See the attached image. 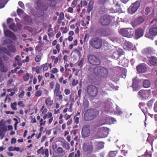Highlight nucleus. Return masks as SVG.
I'll use <instances>...</instances> for the list:
<instances>
[{"mask_svg":"<svg viewBox=\"0 0 157 157\" xmlns=\"http://www.w3.org/2000/svg\"><path fill=\"white\" fill-rule=\"evenodd\" d=\"M99 111L95 109L90 108L87 109L84 115V118L86 121H89L94 119L98 115Z\"/></svg>","mask_w":157,"mask_h":157,"instance_id":"1","label":"nucleus"},{"mask_svg":"<svg viewBox=\"0 0 157 157\" xmlns=\"http://www.w3.org/2000/svg\"><path fill=\"white\" fill-rule=\"evenodd\" d=\"M90 46L94 49H98L102 46V40L99 37H94L91 38L89 41Z\"/></svg>","mask_w":157,"mask_h":157,"instance_id":"2","label":"nucleus"},{"mask_svg":"<svg viewBox=\"0 0 157 157\" xmlns=\"http://www.w3.org/2000/svg\"><path fill=\"white\" fill-rule=\"evenodd\" d=\"M94 74L96 76L104 78L108 76L109 72L107 69L102 66H97L94 68Z\"/></svg>","mask_w":157,"mask_h":157,"instance_id":"3","label":"nucleus"},{"mask_svg":"<svg viewBox=\"0 0 157 157\" xmlns=\"http://www.w3.org/2000/svg\"><path fill=\"white\" fill-rule=\"evenodd\" d=\"M111 21V16L105 14L100 17L98 21V23L102 26H106L110 24Z\"/></svg>","mask_w":157,"mask_h":157,"instance_id":"4","label":"nucleus"},{"mask_svg":"<svg viewBox=\"0 0 157 157\" xmlns=\"http://www.w3.org/2000/svg\"><path fill=\"white\" fill-rule=\"evenodd\" d=\"M98 89L95 86L90 85L87 87V93L90 97H96L98 94Z\"/></svg>","mask_w":157,"mask_h":157,"instance_id":"5","label":"nucleus"},{"mask_svg":"<svg viewBox=\"0 0 157 157\" xmlns=\"http://www.w3.org/2000/svg\"><path fill=\"white\" fill-rule=\"evenodd\" d=\"M119 33L124 36L131 38L134 34V31L132 29L128 28L121 29L119 31Z\"/></svg>","mask_w":157,"mask_h":157,"instance_id":"6","label":"nucleus"},{"mask_svg":"<svg viewBox=\"0 0 157 157\" xmlns=\"http://www.w3.org/2000/svg\"><path fill=\"white\" fill-rule=\"evenodd\" d=\"M151 93V90H141L138 93L139 97L142 100H146L150 98Z\"/></svg>","mask_w":157,"mask_h":157,"instance_id":"7","label":"nucleus"},{"mask_svg":"<svg viewBox=\"0 0 157 157\" xmlns=\"http://www.w3.org/2000/svg\"><path fill=\"white\" fill-rule=\"evenodd\" d=\"M62 93L60 90V85L58 82L56 83L53 90L54 95L55 97H58L59 100L61 101H63V98Z\"/></svg>","mask_w":157,"mask_h":157,"instance_id":"8","label":"nucleus"},{"mask_svg":"<svg viewBox=\"0 0 157 157\" xmlns=\"http://www.w3.org/2000/svg\"><path fill=\"white\" fill-rule=\"evenodd\" d=\"M82 147L83 152L86 155H90L93 152V147L92 145L86 143L83 144Z\"/></svg>","mask_w":157,"mask_h":157,"instance_id":"9","label":"nucleus"},{"mask_svg":"<svg viewBox=\"0 0 157 157\" xmlns=\"http://www.w3.org/2000/svg\"><path fill=\"white\" fill-rule=\"evenodd\" d=\"M89 62L94 65H99L101 63V60L97 57L94 55H90L88 58Z\"/></svg>","mask_w":157,"mask_h":157,"instance_id":"10","label":"nucleus"},{"mask_svg":"<svg viewBox=\"0 0 157 157\" xmlns=\"http://www.w3.org/2000/svg\"><path fill=\"white\" fill-rule=\"evenodd\" d=\"M90 126L89 125H84L82 130V135L84 138L88 137L90 134Z\"/></svg>","mask_w":157,"mask_h":157,"instance_id":"11","label":"nucleus"},{"mask_svg":"<svg viewBox=\"0 0 157 157\" xmlns=\"http://www.w3.org/2000/svg\"><path fill=\"white\" fill-rule=\"evenodd\" d=\"M144 30L141 28H139L136 29L134 31V37L136 39L142 37L144 34Z\"/></svg>","mask_w":157,"mask_h":157,"instance_id":"12","label":"nucleus"},{"mask_svg":"<svg viewBox=\"0 0 157 157\" xmlns=\"http://www.w3.org/2000/svg\"><path fill=\"white\" fill-rule=\"evenodd\" d=\"M37 152L38 154H41L42 155H45V156L44 157H49V152L48 149L46 148L44 149L43 147H41L37 150Z\"/></svg>","mask_w":157,"mask_h":157,"instance_id":"13","label":"nucleus"},{"mask_svg":"<svg viewBox=\"0 0 157 157\" xmlns=\"http://www.w3.org/2000/svg\"><path fill=\"white\" fill-rule=\"evenodd\" d=\"M4 34L6 37L10 38L13 40L16 39V37L15 34L10 30H7L4 31Z\"/></svg>","mask_w":157,"mask_h":157,"instance_id":"14","label":"nucleus"},{"mask_svg":"<svg viewBox=\"0 0 157 157\" xmlns=\"http://www.w3.org/2000/svg\"><path fill=\"white\" fill-rule=\"evenodd\" d=\"M144 53L147 58H148L149 55H151L155 54V51L151 48H147L144 49Z\"/></svg>","mask_w":157,"mask_h":157,"instance_id":"15","label":"nucleus"},{"mask_svg":"<svg viewBox=\"0 0 157 157\" xmlns=\"http://www.w3.org/2000/svg\"><path fill=\"white\" fill-rule=\"evenodd\" d=\"M107 10L104 5H101L98 8L96 14V15L103 14L106 12Z\"/></svg>","mask_w":157,"mask_h":157,"instance_id":"16","label":"nucleus"},{"mask_svg":"<svg viewBox=\"0 0 157 157\" xmlns=\"http://www.w3.org/2000/svg\"><path fill=\"white\" fill-rule=\"evenodd\" d=\"M140 6V3L139 1H137L133 4L132 6L131 9V12H130L131 14H133L135 13L137 10Z\"/></svg>","mask_w":157,"mask_h":157,"instance_id":"17","label":"nucleus"},{"mask_svg":"<svg viewBox=\"0 0 157 157\" xmlns=\"http://www.w3.org/2000/svg\"><path fill=\"white\" fill-rule=\"evenodd\" d=\"M65 151L61 147H58L57 149V152L55 153L57 157H62L65 154Z\"/></svg>","mask_w":157,"mask_h":157,"instance_id":"18","label":"nucleus"},{"mask_svg":"<svg viewBox=\"0 0 157 157\" xmlns=\"http://www.w3.org/2000/svg\"><path fill=\"white\" fill-rule=\"evenodd\" d=\"M136 68L137 71L139 73H144L147 70V67L144 64H140L137 66Z\"/></svg>","mask_w":157,"mask_h":157,"instance_id":"19","label":"nucleus"},{"mask_svg":"<svg viewBox=\"0 0 157 157\" xmlns=\"http://www.w3.org/2000/svg\"><path fill=\"white\" fill-rule=\"evenodd\" d=\"M49 118L48 120L49 124H51L53 120L52 113L51 112H48L47 114H45L43 116V118L44 120L46 119L47 117Z\"/></svg>","mask_w":157,"mask_h":157,"instance_id":"20","label":"nucleus"},{"mask_svg":"<svg viewBox=\"0 0 157 157\" xmlns=\"http://www.w3.org/2000/svg\"><path fill=\"white\" fill-rule=\"evenodd\" d=\"M149 63L153 66L157 65V58L155 56L148 57Z\"/></svg>","mask_w":157,"mask_h":157,"instance_id":"21","label":"nucleus"},{"mask_svg":"<svg viewBox=\"0 0 157 157\" xmlns=\"http://www.w3.org/2000/svg\"><path fill=\"white\" fill-rule=\"evenodd\" d=\"M97 32L102 36H107L109 35L106 29L104 28H100L98 29L97 30Z\"/></svg>","mask_w":157,"mask_h":157,"instance_id":"22","label":"nucleus"},{"mask_svg":"<svg viewBox=\"0 0 157 157\" xmlns=\"http://www.w3.org/2000/svg\"><path fill=\"white\" fill-rule=\"evenodd\" d=\"M82 104L83 105L84 107V109L88 108L89 107V103L87 99L86 95L83 97Z\"/></svg>","mask_w":157,"mask_h":157,"instance_id":"23","label":"nucleus"},{"mask_svg":"<svg viewBox=\"0 0 157 157\" xmlns=\"http://www.w3.org/2000/svg\"><path fill=\"white\" fill-rule=\"evenodd\" d=\"M45 103L48 107H50L53 104V100L50 97H48L45 99Z\"/></svg>","mask_w":157,"mask_h":157,"instance_id":"24","label":"nucleus"},{"mask_svg":"<svg viewBox=\"0 0 157 157\" xmlns=\"http://www.w3.org/2000/svg\"><path fill=\"white\" fill-rule=\"evenodd\" d=\"M0 71L3 72H6L7 71L6 68L5 67L2 60L1 57H0Z\"/></svg>","mask_w":157,"mask_h":157,"instance_id":"25","label":"nucleus"},{"mask_svg":"<svg viewBox=\"0 0 157 157\" xmlns=\"http://www.w3.org/2000/svg\"><path fill=\"white\" fill-rule=\"evenodd\" d=\"M94 5V1L93 0H90L88 3L87 9V11L88 13L90 12L93 9Z\"/></svg>","mask_w":157,"mask_h":157,"instance_id":"26","label":"nucleus"},{"mask_svg":"<svg viewBox=\"0 0 157 157\" xmlns=\"http://www.w3.org/2000/svg\"><path fill=\"white\" fill-rule=\"evenodd\" d=\"M149 32L151 35L155 36L157 34V28L152 26L150 29Z\"/></svg>","mask_w":157,"mask_h":157,"instance_id":"27","label":"nucleus"},{"mask_svg":"<svg viewBox=\"0 0 157 157\" xmlns=\"http://www.w3.org/2000/svg\"><path fill=\"white\" fill-rule=\"evenodd\" d=\"M107 90H111L114 87V85L112 83L107 81L106 82L105 86Z\"/></svg>","mask_w":157,"mask_h":157,"instance_id":"28","label":"nucleus"},{"mask_svg":"<svg viewBox=\"0 0 157 157\" xmlns=\"http://www.w3.org/2000/svg\"><path fill=\"white\" fill-rule=\"evenodd\" d=\"M121 54H120L118 51L115 52L113 54L112 57L115 59H117L120 56Z\"/></svg>","mask_w":157,"mask_h":157,"instance_id":"29","label":"nucleus"},{"mask_svg":"<svg viewBox=\"0 0 157 157\" xmlns=\"http://www.w3.org/2000/svg\"><path fill=\"white\" fill-rule=\"evenodd\" d=\"M42 56L43 54L41 52L39 53V55H36L35 58L36 62L37 63L40 62L41 60Z\"/></svg>","mask_w":157,"mask_h":157,"instance_id":"30","label":"nucleus"},{"mask_svg":"<svg viewBox=\"0 0 157 157\" xmlns=\"http://www.w3.org/2000/svg\"><path fill=\"white\" fill-rule=\"evenodd\" d=\"M62 147L66 149L69 150L70 149V146L69 144L67 143L65 140L62 142Z\"/></svg>","mask_w":157,"mask_h":157,"instance_id":"31","label":"nucleus"},{"mask_svg":"<svg viewBox=\"0 0 157 157\" xmlns=\"http://www.w3.org/2000/svg\"><path fill=\"white\" fill-rule=\"evenodd\" d=\"M143 84L144 87L148 88L151 85V82L148 80L145 79L144 81Z\"/></svg>","mask_w":157,"mask_h":157,"instance_id":"32","label":"nucleus"},{"mask_svg":"<svg viewBox=\"0 0 157 157\" xmlns=\"http://www.w3.org/2000/svg\"><path fill=\"white\" fill-rule=\"evenodd\" d=\"M135 21L137 24L139 25L144 22V19L143 17L140 16L138 17Z\"/></svg>","mask_w":157,"mask_h":157,"instance_id":"33","label":"nucleus"},{"mask_svg":"<svg viewBox=\"0 0 157 157\" xmlns=\"http://www.w3.org/2000/svg\"><path fill=\"white\" fill-rule=\"evenodd\" d=\"M137 79L135 77L132 79V85L131 86H132V88L134 90L136 89V88L137 87L136 85H137Z\"/></svg>","mask_w":157,"mask_h":157,"instance_id":"34","label":"nucleus"},{"mask_svg":"<svg viewBox=\"0 0 157 157\" xmlns=\"http://www.w3.org/2000/svg\"><path fill=\"white\" fill-rule=\"evenodd\" d=\"M9 0H0V8H3Z\"/></svg>","mask_w":157,"mask_h":157,"instance_id":"35","label":"nucleus"},{"mask_svg":"<svg viewBox=\"0 0 157 157\" xmlns=\"http://www.w3.org/2000/svg\"><path fill=\"white\" fill-rule=\"evenodd\" d=\"M59 81L60 84L62 85H65L66 84L67 82V79H64L63 76H62L59 79Z\"/></svg>","mask_w":157,"mask_h":157,"instance_id":"36","label":"nucleus"},{"mask_svg":"<svg viewBox=\"0 0 157 157\" xmlns=\"http://www.w3.org/2000/svg\"><path fill=\"white\" fill-rule=\"evenodd\" d=\"M41 67L42 68L43 71H46L48 69V64L46 63L44 64H42L41 66Z\"/></svg>","mask_w":157,"mask_h":157,"instance_id":"37","label":"nucleus"},{"mask_svg":"<svg viewBox=\"0 0 157 157\" xmlns=\"http://www.w3.org/2000/svg\"><path fill=\"white\" fill-rule=\"evenodd\" d=\"M117 153L116 151H110L109 153V157H115Z\"/></svg>","mask_w":157,"mask_h":157,"instance_id":"38","label":"nucleus"},{"mask_svg":"<svg viewBox=\"0 0 157 157\" xmlns=\"http://www.w3.org/2000/svg\"><path fill=\"white\" fill-rule=\"evenodd\" d=\"M9 28L11 30L14 32H16L17 31L16 26L14 23L10 25Z\"/></svg>","mask_w":157,"mask_h":157,"instance_id":"39","label":"nucleus"},{"mask_svg":"<svg viewBox=\"0 0 157 157\" xmlns=\"http://www.w3.org/2000/svg\"><path fill=\"white\" fill-rule=\"evenodd\" d=\"M151 23H153L152 27L156 28H157V18H154L151 21Z\"/></svg>","mask_w":157,"mask_h":157,"instance_id":"40","label":"nucleus"},{"mask_svg":"<svg viewBox=\"0 0 157 157\" xmlns=\"http://www.w3.org/2000/svg\"><path fill=\"white\" fill-rule=\"evenodd\" d=\"M0 125L2 126V127H0L3 132H6L7 130V127L4 124H1V122H0Z\"/></svg>","mask_w":157,"mask_h":157,"instance_id":"41","label":"nucleus"},{"mask_svg":"<svg viewBox=\"0 0 157 157\" xmlns=\"http://www.w3.org/2000/svg\"><path fill=\"white\" fill-rule=\"evenodd\" d=\"M121 64L122 66L126 67L128 65V62L127 60L125 59H123L121 62Z\"/></svg>","mask_w":157,"mask_h":157,"instance_id":"42","label":"nucleus"},{"mask_svg":"<svg viewBox=\"0 0 157 157\" xmlns=\"http://www.w3.org/2000/svg\"><path fill=\"white\" fill-rule=\"evenodd\" d=\"M17 106V102L15 101L13 103H11V107L12 109L14 110H17V108H16Z\"/></svg>","mask_w":157,"mask_h":157,"instance_id":"43","label":"nucleus"},{"mask_svg":"<svg viewBox=\"0 0 157 157\" xmlns=\"http://www.w3.org/2000/svg\"><path fill=\"white\" fill-rule=\"evenodd\" d=\"M78 83V80L77 78L73 79L71 83V85L74 86H76Z\"/></svg>","mask_w":157,"mask_h":157,"instance_id":"44","label":"nucleus"},{"mask_svg":"<svg viewBox=\"0 0 157 157\" xmlns=\"http://www.w3.org/2000/svg\"><path fill=\"white\" fill-rule=\"evenodd\" d=\"M108 10L109 11V13H114L117 12V11H119L117 8L115 9L114 8H111L108 10Z\"/></svg>","mask_w":157,"mask_h":157,"instance_id":"45","label":"nucleus"},{"mask_svg":"<svg viewBox=\"0 0 157 157\" xmlns=\"http://www.w3.org/2000/svg\"><path fill=\"white\" fill-rule=\"evenodd\" d=\"M44 120L43 119L41 118V119L38 121L40 124V126H44L45 125L46 123V121Z\"/></svg>","mask_w":157,"mask_h":157,"instance_id":"46","label":"nucleus"},{"mask_svg":"<svg viewBox=\"0 0 157 157\" xmlns=\"http://www.w3.org/2000/svg\"><path fill=\"white\" fill-rule=\"evenodd\" d=\"M35 3L36 4V6L39 8H40L42 6V1L41 0H37Z\"/></svg>","mask_w":157,"mask_h":157,"instance_id":"47","label":"nucleus"},{"mask_svg":"<svg viewBox=\"0 0 157 157\" xmlns=\"http://www.w3.org/2000/svg\"><path fill=\"white\" fill-rule=\"evenodd\" d=\"M84 62V59L82 58L77 63V65L78 66H79L80 68H82Z\"/></svg>","mask_w":157,"mask_h":157,"instance_id":"48","label":"nucleus"},{"mask_svg":"<svg viewBox=\"0 0 157 157\" xmlns=\"http://www.w3.org/2000/svg\"><path fill=\"white\" fill-rule=\"evenodd\" d=\"M30 76L28 73H26L23 77V79L24 81H28L29 78Z\"/></svg>","mask_w":157,"mask_h":157,"instance_id":"49","label":"nucleus"},{"mask_svg":"<svg viewBox=\"0 0 157 157\" xmlns=\"http://www.w3.org/2000/svg\"><path fill=\"white\" fill-rule=\"evenodd\" d=\"M78 0H73L71 4V6L72 7H75L78 4Z\"/></svg>","mask_w":157,"mask_h":157,"instance_id":"50","label":"nucleus"},{"mask_svg":"<svg viewBox=\"0 0 157 157\" xmlns=\"http://www.w3.org/2000/svg\"><path fill=\"white\" fill-rule=\"evenodd\" d=\"M49 4L51 7H53L56 5V0H48Z\"/></svg>","mask_w":157,"mask_h":157,"instance_id":"51","label":"nucleus"},{"mask_svg":"<svg viewBox=\"0 0 157 157\" xmlns=\"http://www.w3.org/2000/svg\"><path fill=\"white\" fill-rule=\"evenodd\" d=\"M81 5V7L82 6L85 7L87 6V2L86 0H82L80 2Z\"/></svg>","mask_w":157,"mask_h":157,"instance_id":"52","label":"nucleus"},{"mask_svg":"<svg viewBox=\"0 0 157 157\" xmlns=\"http://www.w3.org/2000/svg\"><path fill=\"white\" fill-rule=\"evenodd\" d=\"M74 122L76 124H78L79 122V117L75 115L74 118Z\"/></svg>","mask_w":157,"mask_h":157,"instance_id":"53","label":"nucleus"},{"mask_svg":"<svg viewBox=\"0 0 157 157\" xmlns=\"http://www.w3.org/2000/svg\"><path fill=\"white\" fill-rule=\"evenodd\" d=\"M87 71L89 72H92L93 71L94 73V68L92 66L89 65L87 67Z\"/></svg>","mask_w":157,"mask_h":157,"instance_id":"54","label":"nucleus"},{"mask_svg":"<svg viewBox=\"0 0 157 157\" xmlns=\"http://www.w3.org/2000/svg\"><path fill=\"white\" fill-rule=\"evenodd\" d=\"M17 14L18 15H20L22 14L24 12V11L22 9L18 8L17 10Z\"/></svg>","mask_w":157,"mask_h":157,"instance_id":"55","label":"nucleus"},{"mask_svg":"<svg viewBox=\"0 0 157 157\" xmlns=\"http://www.w3.org/2000/svg\"><path fill=\"white\" fill-rule=\"evenodd\" d=\"M153 101L152 100H151L147 102V105L149 108L151 107L153 105Z\"/></svg>","mask_w":157,"mask_h":157,"instance_id":"56","label":"nucleus"},{"mask_svg":"<svg viewBox=\"0 0 157 157\" xmlns=\"http://www.w3.org/2000/svg\"><path fill=\"white\" fill-rule=\"evenodd\" d=\"M18 105L21 107L23 108L25 107V105L24 103V102L23 101H19L17 103Z\"/></svg>","mask_w":157,"mask_h":157,"instance_id":"57","label":"nucleus"},{"mask_svg":"<svg viewBox=\"0 0 157 157\" xmlns=\"http://www.w3.org/2000/svg\"><path fill=\"white\" fill-rule=\"evenodd\" d=\"M35 50L36 51H37L38 52L40 53L42 50V49L39 45H38L36 47Z\"/></svg>","mask_w":157,"mask_h":157,"instance_id":"58","label":"nucleus"},{"mask_svg":"<svg viewBox=\"0 0 157 157\" xmlns=\"http://www.w3.org/2000/svg\"><path fill=\"white\" fill-rule=\"evenodd\" d=\"M150 8L148 7H147L145 9V14L146 15H147L150 13Z\"/></svg>","mask_w":157,"mask_h":157,"instance_id":"59","label":"nucleus"},{"mask_svg":"<svg viewBox=\"0 0 157 157\" xmlns=\"http://www.w3.org/2000/svg\"><path fill=\"white\" fill-rule=\"evenodd\" d=\"M4 43L6 44H10L13 43L12 40L9 39H7L4 40Z\"/></svg>","mask_w":157,"mask_h":157,"instance_id":"60","label":"nucleus"},{"mask_svg":"<svg viewBox=\"0 0 157 157\" xmlns=\"http://www.w3.org/2000/svg\"><path fill=\"white\" fill-rule=\"evenodd\" d=\"M58 72V71L57 69L55 67L52 69L51 70V72L54 74H55L56 73H57Z\"/></svg>","mask_w":157,"mask_h":157,"instance_id":"61","label":"nucleus"},{"mask_svg":"<svg viewBox=\"0 0 157 157\" xmlns=\"http://www.w3.org/2000/svg\"><path fill=\"white\" fill-rule=\"evenodd\" d=\"M25 91L23 90L21 91V92L18 95V97L21 98H22L23 97L25 94Z\"/></svg>","mask_w":157,"mask_h":157,"instance_id":"62","label":"nucleus"},{"mask_svg":"<svg viewBox=\"0 0 157 157\" xmlns=\"http://www.w3.org/2000/svg\"><path fill=\"white\" fill-rule=\"evenodd\" d=\"M42 93V91L40 90H39L36 92L35 96L37 97H39L41 96Z\"/></svg>","mask_w":157,"mask_h":157,"instance_id":"63","label":"nucleus"},{"mask_svg":"<svg viewBox=\"0 0 157 157\" xmlns=\"http://www.w3.org/2000/svg\"><path fill=\"white\" fill-rule=\"evenodd\" d=\"M64 92L66 95H68L70 94V90L66 88L64 89Z\"/></svg>","mask_w":157,"mask_h":157,"instance_id":"64","label":"nucleus"}]
</instances>
